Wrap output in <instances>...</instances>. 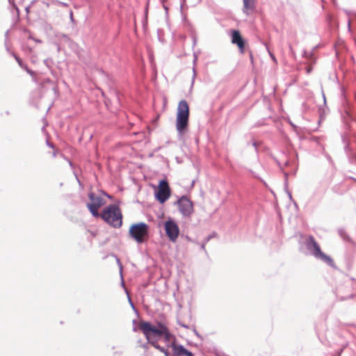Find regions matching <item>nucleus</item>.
<instances>
[{"label": "nucleus", "instance_id": "1", "mask_svg": "<svg viewBox=\"0 0 356 356\" xmlns=\"http://www.w3.org/2000/svg\"><path fill=\"white\" fill-rule=\"evenodd\" d=\"M139 328L149 343L158 341L163 337L168 345L175 338L167 326L162 323H158L156 325H153L149 322H141Z\"/></svg>", "mask_w": 356, "mask_h": 356}, {"label": "nucleus", "instance_id": "2", "mask_svg": "<svg viewBox=\"0 0 356 356\" xmlns=\"http://www.w3.org/2000/svg\"><path fill=\"white\" fill-rule=\"evenodd\" d=\"M188 105L185 100H181L178 105L176 119V129L179 138H182L186 131L188 124Z\"/></svg>", "mask_w": 356, "mask_h": 356}, {"label": "nucleus", "instance_id": "3", "mask_svg": "<svg viewBox=\"0 0 356 356\" xmlns=\"http://www.w3.org/2000/svg\"><path fill=\"white\" fill-rule=\"evenodd\" d=\"M100 216L105 222L114 227L122 226V215L120 208L115 204L106 207Z\"/></svg>", "mask_w": 356, "mask_h": 356}, {"label": "nucleus", "instance_id": "4", "mask_svg": "<svg viewBox=\"0 0 356 356\" xmlns=\"http://www.w3.org/2000/svg\"><path fill=\"white\" fill-rule=\"evenodd\" d=\"M129 235L138 243H143L149 235V226L145 222L133 224L129 228Z\"/></svg>", "mask_w": 356, "mask_h": 356}, {"label": "nucleus", "instance_id": "5", "mask_svg": "<svg viewBox=\"0 0 356 356\" xmlns=\"http://www.w3.org/2000/svg\"><path fill=\"white\" fill-rule=\"evenodd\" d=\"M305 245L307 250L310 252L311 254H312L314 257L323 261L329 265H332V259L321 250L319 245L316 243L313 236H310L308 237V238L306 240Z\"/></svg>", "mask_w": 356, "mask_h": 356}, {"label": "nucleus", "instance_id": "6", "mask_svg": "<svg viewBox=\"0 0 356 356\" xmlns=\"http://www.w3.org/2000/svg\"><path fill=\"white\" fill-rule=\"evenodd\" d=\"M177 204L179 207V211L184 217H189L193 213V202L186 196H182L179 198Z\"/></svg>", "mask_w": 356, "mask_h": 356}, {"label": "nucleus", "instance_id": "7", "mask_svg": "<svg viewBox=\"0 0 356 356\" xmlns=\"http://www.w3.org/2000/svg\"><path fill=\"white\" fill-rule=\"evenodd\" d=\"M88 197L91 201L90 203L87 204V207L92 213V215L95 217L99 216L98 213V209L104 204V200L102 197L99 195H95L93 193H90L88 194Z\"/></svg>", "mask_w": 356, "mask_h": 356}, {"label": "nucleus", "instance_id": "8", "mask_svg": "<svg viewBox=\"0 0 356 356\" xmlns=\"http://www.w3.org/2000/svg\"><path fill=\"white\" fill-rule=\"evenodd\" d=\"M170 196V189L166 180L160 181L156 192V197L161 203H164Z\"/></svg>", "mask_w": 356, "mask_h": 356}, {"label": "nucleus", "instance_id": "9", "mask_svg": "<svg viewBox=\"0 0 356 356\" xmlns=\"http://www.w3.org/2000/svg\"><path fill=\"white\" fill-rule=\"evenodd\" d=\"M164 228L169 239L172 242H175L179 234L177 224L174 220H169L165 222Z\"/></svg>", "mask_w": 356, "mask_h": 356}, {"label": "nucleus", "instance_id": "10", "mask_svg": "<svg viewBox=\"0 0 356 356\" xmlns=\"http://www.w3.org/2000/svg\"><path fill=\"white\" fill-rule=\"evenodd\" d=\"M167 346L172 348V353L171 356H193V353L182 345L176 343L175 338Z\"/></svg>", "mask_w": 356, "mask_h": 356}, {"label": "nucleus", "instance_id": "11", "mask_svg": "<svg viewBox=\"0 0 356 356\" xmlns=\"http://www.w3.org/2000/svg\"><path fill=\"white\" fill-rule=\"evenodd\" d=\"M232 42L237 44L241 52L243 51L244 42L238 31H233L232 33Z\"/></svg>", "mask_w": 356, "mask_h": 356}, {"label": "nucleus", "instance_id": "12", "mask_svg": "<svg viewBox=\"0 0 356 356\" xmlns=\"http://www.w3.org/2000/svg\"><path fill=\"white\" fill-rule=\"evenodd\" d=\"M243 13L248 15L255 8V0H243Z\"/></svg>", "mask_w": 356, "mask_h": 356}, {"label": "nucleus", "instance_id": "13", "mask_svg": "<svg viewBox=\"0 0 356 356\" xmlns=\"http://www.w3.org/2000/svg\"><path fill=\"white\" fill-rule=\"evenodd\" d=\"M158 341L151 342L150 343L157 350L161 351L164 354L165 356H170L169 351L168 349L165 348L164 347H162L158 344Z\"/></svg>", "mask_w": 356, "mask_h": 356}, {"label": "nucleus", "instance_id": "14", "mask_svg": "<svg viewBox=\"0 0 356 356\" xmlns=\"http://www.w3.org/2000/svg\"><path fill=\"white\" fill-rule=\"evenodd\" d=\"M27 34L29 35V40L27 41V43H28V47H29V42L31 41H34L35 42H40L41 41L40 40H34L33 39L30 35H29V33H26V31L24 29V36Z\"/></svg>", "mask_w": 356, "mask_h": 356}, {"label": "nucleus", "instance_id": "15", "mask_svg": "<svg viewBox=\"0 0 356 356\" xmlns=\"http://www.w3.org/2000/svg\"><path fill=\"white\" fill-rule=\"evenodd\" d=\"M117 261L118 263V264L120 265V275L121 277H122V266L120 264V260L119 259H117Z\"/></svg>", "mask_w": 356, "mask_h": 356}, {"label": "nucleus", "instance_id": "16", "mask_svg": "<svg viewBox=\"0 0 356 356\" xmlns=\"http://www.w3.org/2000/svg\"><path fill=\"white\" fill-rule=\"evenodd\" d=\"M128 298H129V305H131V307H132L133 309H135V307H134V305L133 302H131V298H130L129 297H128Z\"/></svg>", "mask_w": 356, "mask_h": 356}, {"label": "nucleus", "instance_id": "17", "mask_svg": "<svg viewBox=\"0 0 356 356\" xmlns=\"http://www.w3.org/2000/svg\"><path fill=\"white\" fill-rule=\"evenodd\" d=\"M128 298H129V305H131V307H132L133 309H135V307H134V305L133 302H131V298H130L129 297H128Z\"/></svg>", "mask_w": 356, "mask_h": 356}, {"label": "nucleus", "instance_id": "18", "mask_svg": "<svg viewBox=\"0 0 356 356\" xmlns=\"http://www.w3.org/2000/svg\"><path fill=\"white\" fill-rule=\"evenodd\" d=\"M70 19L71 21H73V12L72 10H70Z\"/></svg>", "mask_w": 356, "mask_h": 356}, {"label": "nucleus", "instance_id": "19", "mask_svg": "<svg viewBox=\"0 0 356 356\" xmlns=\"http://www.w3.org/2000/svg\"><path fill=\"white\" fill-rule=\"evenodd\" d=\"M339 234L342 237L345 238V234L343 233V231L339 230Z\"/></svg>", "mask_w": 356, "mask_h": 356}, {"label": "nucleus", "instance_id": "20", "mask_svg": "<svg viewBox=\"0 0 356 356\" xmlns=\"http://www.w3.org/2000/svg\"><path fill=\"white\" fill-rule=\"evenodd\" d=\"M59 4H60V5H61V6H67V3H63V2H60V3H59Z\"/></svg>", "mask_w": 356, "mask_h": 356}, {"label": "nucleus", "instance_id": "21", "mask_svg": "<svg viewBox=\"0 0 356 356\" xmlns=\"http://www.w3.org/2000/svg\"><path fill=\"white\" fill-rule=\"evenodd\" d=\"M47 145H48V146H49L50 147H52V148L54 147H53V145H52V144L49 143V141H47Z\"/></svg>", "mask_w": 356, "mask_h": 356}, {"label": "nucleus", "instance_id": "22", "mask_svg": "<svg viewBox=\"0 0 356 356\" xmlns=\"http://www.w3.org/2000/svg\"><path fill=\"white\" fill-rule=\"evenodd\" d=\"M147 7H146L145 8V16L147 17Z\"/></svg>", "mask_w": 356, "mask_h": 356}, {"label": "nucleus", "instance_id": "23", "mask_svg": "<svg viewBox=\"0 0 356 356\" xmlns=\"http://www.w3.org/2000/svg\"><path fill=\"white\" fill-rule=\"evenodd\" d=\"M56 152H54V153H53V156H54V157H56Z\"/></svg>", "mask_w": 356, "mask_h": 356}, {"label": "nucleus", "instance_id": "24", "mask_svg": "<svg viewBox=\"0 0 356 356\" xmlns=\"http://www.w3.org/2000/svg\"><path fill=\"white\" fill-rule=\"evenodd\" d=\"M196 60H197V56H195V59H194V63H195V62H196Z\"/></svg>", "mask_w": 356, "mask_h": 356}, {"label": "nucleus", "instance_id": "25", "mask_svg": "<svg viewBox=\"0 0 356 356\" xmlns=\"http://www.w3.org/2000/svg\"><path fill=\"white\" fill-rule=\"evenodd\" d=\"M289 198H290V199H291V198H292L291 195V193H289Z\"/></svg>", "mask_w": 356, "mask_h": 356}, {"label": "nucleus", "instance_id": "26", "mask_svg": "<svg viewBox=\"0 0 356 356\" xmlns=\"http://www.w3.org/2000/svg\"><path fill=\"white\" fill-rule=\"evenodd\" d=\"M310 71H311V69H310V68L307 69V73H309V72H310Z\"/></svg>", "mask_w": 356, "mask_h": 356}, {"label": "nucleus", "instance_id": "27", "mask_svg": "<svg viewBox=\"0 0 356 356\" xmlns=\"http://www.w3.org/2000/svg\"><path fill=\"white\" fill-rule=\"evenodd\" d=\"M122 285L124 286V281L123 280H122Z\"/></svg>", "mask_w": 356, "mask_h": 356}, {"label": "nucleus", "instance_id": "28", "mask_svg": "<svg viewBox=\"0 0 356 356\" xmlns=\"http://www.w3.org/2000/svg\"><path fill=\"white\" fill-rule=\"evenodd\" d=\"M18 63H19V65H21V61L19 60H17Z\"/></svg>", "mask_w": 356, "mask_h": 356}, {"label": "nucleus", "instance_id": "29", "mask_svg": "<svg viewBox=\"0 0 356 356\" xmlns=\"http://www.w3.org/2000/svg\"><path fill=\"white\" fill-rule=\"evenodd\" d=\"M195 70L193 69V76H195Z\"/></svg>", "mask_w": 356, "mask_h": 356}, {"label": "nucleus", "instance_id": "30", "mask_svg": "<svg viewBox=\"0 0 356 356\" xmlns=\"http://www.w3.org/2000/svg\"><path fill=\"white\" fill-rule=\"evenodd\" d=\"M323 99H324V102H325V97L324 95H323Z\"/></svg>", "mask_w": 356, "mask_h": 356}, {"label": "nucleus", "instance_id": "31", "mask_svg": "<svg viewBox=\"0 0 356 356\" xmlns=\"http://www.w3.org/2000/svg\"><path fill=\"white\" fill-rule=\"evenodd\" d=\"M26 12H29V8H26Z\"/></svg>", "mask_w": 356, "mask_h": 356}]
</instances>
